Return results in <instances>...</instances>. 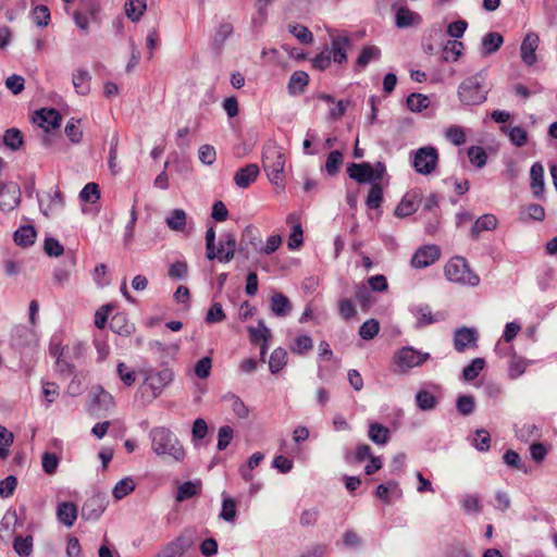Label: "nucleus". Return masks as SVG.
Instances as JSON below:
<instances>
[{"mask_svg":"<svg viewBox=\"0 0 557 557\" xmlns=\"http://www.w3.org/2000/svg\"><path fill=\"white\" fill-rule=\"evenodd\" d=\"M221 518L227 522H232L236 516V505L231 497H224L222 502Z\"/></svg>","mask_w":557,"mask_h":557,"instance_id":"nucleus-58","label":"nucleus"},{"mask_svg":"<svg viewBox=\"0 0 557 557\" xmlns=\"http://www.w3.org/2000/svg\"><path fill=\"white\" fill-rule=\"evenodd\" d=\"M351 45L346 35L334 37L329 47L322 49L312 60V67L318 71L327 70L332 63L344 65L348 61L347 51Z\"/></svg>","mask_w":557,"mask_h":557,"instance_id":"nucleus-1","label":"nucleus"},{"mask_svg":"<svg viewBox=\"0 0 557 557\" xmlns=\"http://www.w3.org/2000/svg\"><path fill=\"white\" fill-rule=\"evenodd\" d=\"M445 138L455 146H462L466 144V133L462 127L451 125L446 128L444 133Z\"/></svg>","mask_w":557,"mask_h":557,"instance_id":"nucleus-48","label":"nucleus"},{"mask_svg":"<svg viewBox=\"0 0 557 557\" xmlns=\"http://www.w3.org/2000/svg\"><path fill=\"white\" fill-rule=\"evenodd\" d=\"M498 220L494 214H483L474 223L472 231L474 234H479L483 231H493L497 227Z\"/></svg>","mask_w":557,"mask_h":557,"instance_id":"nucleus-39","label":"nucleus"},{"mask_svg":"<svg viewBox=\"0 0 557 557\" xmlns=\"http://www.w3.org/2000/svg\"><path fill=\"white\" fill-rule=\"evenodd\" d=\"M21 191L15 184H0V210L12 211L20 203Z\"/></svg>","mask_w":557,"mask_h":557,"instance_id":"nucleus-15","label":"nucleus"},{"mask_svg":"<svg viewBox=\"0 0 557 557\" xmlns=\"http://www.w3.org/2000/svg\"><path fill=\"white\" fill-rule=\"evenodd\" d=\"M468 28V23L463 20L451 22L447 26V35L453 38L451 40L460 39Z\"/></svg>","mask_w":557,"mask_h":557,"instance_id":"nucleus-56","label":"nucleus"},{"mask_svg":"<svg viewBox=\"0 0 557 557\" xmlns=\"http://www.w3.org/2000/svg\"><path fill=\"white\" fill-rule=\"evenodd\" d=\"M286 222L292 225V231L288 236L287 247L290 250L299 249L304 244V231L300 218L296 213H290L286 218Z\"/></svg>","mask_w":557,"mask_h":557,"instance_id":"nucleus-17","label":"nucleus"},{"mask_svg":"<svg viewBox=\"0 0 557 557\" xmlns=\"http://www.w3.org/2000/svg\"><path fill=\"white\" fill-rule=\"evenodd\" d=\"M64 132L73 144H78L83 139V129L81 128V120L70 119L65 125Z\"/></svg>","mask_w":557,"mask_h":557,"instance_id":"nucleus-45","label":"nucleus"},{"mask_svg":"<svg viewBox=\"0 0 557 557\" xmlns=\"http://www.w3.org/2000/svg\"><path fill=\"white\" fill-rule=\"evenodd\" d=\"M468 158L473 165L481 169L486 163L487 154L482 147L472 146L468 149Z\"/></svg>","mask_w":557,"mask_h":557,"instance_id":"nucleus-52","label":"nucleus"},{"mask_svg":"<svg viewBox=\"0 0 557 557\" xmlns=\"http://www.w3.org/2000/svg\"><path fill=\"white\" fill-rule=\"evenodd\" d=\"M383 199V190L379 185H373L368 194L366 205L369 208L376 209L381 206Z\"/></svg>","mask_w":557,"mask_h":557,"instance_id":"nucleus-62","label":"nucleus"},{"mask_svg":"<svg viewBox=\"0 0 557 557\" xmlns=\"http://www.w3.org/2000/svg\"><path fill=\"white\" fill-rule=\"evenodd\" d=\"M3 143L11 150H17L23 146V136L17 128H10L3 135Z\"/></svg>","mask_w":557,"mask_h":557,"instance_id":"nucleus-49","label":"nucleus"},{"mask_svg":"<svg viewBox=\"0 0 557 557\" xmlns=\"http://www.w3.org/2000/svg\"><path fill=\"white\" fill-rule=\"evenodd\" d=\"M504 131L509 137L510 141L517 147L524 146L529 140L527 131L520 126L504 127Z\"/></svg>","mask_w":557,"mask_h":557,"instance_id":"nucleus-40","label":"nucleus"},{"mask_svg":"<svg viewBox=\"0 0 557 557\" xmlns=\"http://www.w3.org/2000/svg\"><path fill=\"white\" fill-rule=\"evenodd\" d=\"M416 404L423 411L432 410L436 406V398L432 393L420 389L416 394Z\"/></svg>","mask_w":557,"mask_h":557,"instance_id":"nucleus-43","label":"nucleus"},{"mask_svg":"<svg viewBox=\"0 0 557 557\" xmlns=\"http://www.w3.org/2000/svg\"><path fill=\"white\" fill-rule=\"evenodd\" d=\"M309 84V75L305 71H295L289 78L287 88L292 96L302 94Z\"/></svg>","mask_w":557,"mask_h":557,"instance_id":"nucleus-23","label":"nucleus"},{"mask_svg":"<svg viewBox=\"0 0 557 557\" xmlns=\"http://www.w3.org/2000/svg\"><path fill=\"white\" fill-rule=\"evenodd\" d=\"M208 434V424L202 418H197L191 428V442L195 446Z\"/></svg>","mask_w":557,"mask_h":557,"instance_id":"nucleus-50","label":"nucleus"},{"mask_svg":"<svg viewBox=\"0 0 557 557\" xmlns=\"http://www.w3.org/2000/svg\"><path fill=\"white\" fill-rule=\"evenodd\" d=\"M270 308L272 312L277 317H285L292 310V306L288 298L283 294H274L271 297Z\"/></svg>","mask_w":557,"mask_h":557,"instance_id":"nucleus-29","label":"nucleus"},{"mask_svg":"<svg viewBox=\"0 0 557 557\" xmlns=\"http://www.w3.org/2000/svg\"><path fill=\"white\" fill-rule=\"evenodd\" d=\"M288 355L286 349L276 347L270 355L269 369L272 374L282 371L287 364Z\"/></svg>","mask_w":557,"mask_h":557,"instance_id":"nucleus-27","label":"nucleus"},{"mask_svg":"<svg viewBox=\"0 0 557 557\" xmlns=\"http://www.w3.org/2000/svg\"><path fill=\"white\" fill-rule=\"evenodd\" d=\"M289 33L293 34L300 42L310 44L313 40L312 33L302 25H289Z\"/></svg>","mask_w":557,"mask_h":557,"instance_id":"nucleus-57","label":"nucleus"},{"mask_svg":"<svg viewBox=\"0 0 557 557\" xmlns=\"http://www.w3.org/2000/svg\"><path fill=\"white\" fill-rule=\"evenodd\" d=\"M35 24L39 27H46L50 22V12L46 5H37L32 11Z\"/></svg>","mask_w":557,"mask_h":557,"instance_id":"nucleus-55","label":"nucleus"},{"mask_svg":"<svg viewBox=\"0 0 557 557\" xmlns=\"http://www.w3.org/2000/svg\"><path fill=\"white\" fill-rule=\"evenodd\" d=\"M444 274L449 282L463 286L473 287L480 283L479 276L470 269L467 260L458 256L446 262Z\"/></svg>","mask_w":557,"mask_h":557,"instance_id":"nucleus-6","label":"nucleus"},{"mask_svg":"<svg viewBox=\"0 0 557 557\" xmlns=\"http://www.w3.org/2000/svg\"><path fill=\"white\" fill-rule=\"evenodd\" d=\"M150 440L151 448L158 456H169L178 462L185 459V448L170 429L154 428L150 432Z\"/></svg>","mask_w":557,"mask_h":557,"instance_id":"nucleus-2","label":"nucleus"},{"mask_svg":"<svg viewBox=\"0 0 557 557\" xmlns=\"http://www.w3.org/2000/svg\"><path fill=\"white\" fill-rule=\"evenodd\" d=\"M248 333L252 344L269 342L272 337L271 330L265 325L263 320H259L257 326H249Z\"/></svg>","mask_w":557,"mask_h":557,"instance_id":"nucleus-28","label":"nucleus"},{"mask_svg":"<svg viewBox=\"0 0 557 557\" xmlns=\"http://www.w3.org/2000/svg\"><path fill=\"white\" fill-rule=\"evenodd\" d=\"M33 123L49 134L60 127L61 115L55 109L42 108L34 113Z\"/></svg>","mask_w":557,"mask_h":557,"instance_id":"nucleus-11","label":"nucleus"},{"mask_svg":"<svg viewBox=\"0 0 557 557\" xmlns=\"http://www.w3.org/2000/svg\"><path fill=\"white\" fill-rule=\"evenodd\" d=\"M17 485V480L14 475H9L0 481V496L8 498L13 495Z\"/></svg>","mask_w":557,"mask_h":557,"instance_id":"nucleus-64","label":"nucleus"},{"mask_svg":"<svg viewBox=\"0 0 557 557\" xmlns=\"http://www.w3.org/2000/svg\"><path fill=\"white\" fill-rule=\"evenodd\" d=\"M348 176L359 184L372 183L377 181V176L373 173V168L370 163H350L347 166Z\"/></svg>","mask_w":557,"mask_h":557,"instance_id":"nucleus-16","label":"nucleus"},{"mask_svg":"<svg viewBox=\"0 0 557 557\" xmlns=\"http://www.w3.org/2000/svg\"><path fill=\"white\" fill-rule=\"evenodd\" d=\"M465 50L460 40H448L442 48V58L445 62H457Z\"/></svg>","mask_w":557,"mask_h":557,"instance_id":"nucleus-26","label":"nucleus"},{"mask_svg":"<svg viewBox=\"0 0 557 557\" xmlns=\"http://www.w3.org/2000/svg\"><path fill=\"white\" fill-rule=\"evenodd\" d=\"M441 248L437 245H424L412 255L410 264L414 269H424L434 264L441 257Z\"/></svg>","mask_w":557,"mask_h":557,"instance_id":"nucleus-10","label":"nucleus"},{"mask_svg":"<svg viewBox=\"0 0 557 557\" xmlns=\"http://www.w3.org/2000/svg\"><path fill=\"white\" fill-rule=\"evenodd\" d=\"M481 75H474L463 81L458 88L460 101L466 106L481 104L486 100L487 91Z\"/></svg>","mask_w":557,"mask_h":557,"instance_id":"nucleus-7","label":"nucleus"},{"mask_svg":"<svg viewBox=\"0 0 557 557\" xmlns=\"http://www.w3.org/2000/svg\"><path fill=\"white\" fill-rule=\"evenodd\" d=\"M13 441V433L5 426L0 425V459H5L9 456Z\"/></svg>","mask_w":557,"mask_h":557,"instance_id":"nucleus-47","label":"nucleus"},{"mask_svg":"<svg viewBox=\"0 0 557 557\" xmlns=\"http://www.w3.org/2000/svg\"><path fill=\"white\" fill-rule=\"evenodd\" d=\"M344 161L343 153L338 150H333L329 153L325 161V170L329 175L334 176L338 173Z\"/></svg>","mask_w":557,"mask_h":557,"instance_id":"nucleus-41","label":"nucleus"},{"mask_svg":"<svg viewBox=\"0 0 557 557\" xmlns=\"http://www.w3.org/2000/svg\"><path fill=\"white\" fill-rule=\"evenodd\" d=\"M485 361L483 358H474L471 362L463 369L462 377L466 381H473L480 374V372L484 369Z\"/></svg>","mask_w":557,"mask_h":557,"instance_id":"nucleus-46","label":"nucleus"},{"mask_svg":"<svg viewBox=\"0 0 557 557\" xmlns=\"http://www.w3.org/2000/svg\"><path fill=\"white\" fill-rule=\"evenodd\" d=\"M530 187L535 197H541L545 189L544 182V168L541 163L536 162L531 166L530 170Z\"/></svg>","mask_w":557,"mask_h":557,"instance_id":"nucleus-22","label":"nucleus"},{"mask_svg":"<svg viewBox=\"0 0 557 557\" xmlns=\"http://www.w3.org/2000/svg\"><path fill=\"white\" fill-rule=\"evenodd\" d=\"M225 317L222 305L220 302H213L207 312L206 321L208 323H218L222 322Z\"/></svg>","mask_w":557,"mask_h":557,"instance_id":"nucleus-59","label":"nucleus"},{"mask_svg":"<svg viewBox=\"0 0 557 557\" xmlns=\"http://www.w3.org/2000/svg\"><path fill=\"white\" fill-rule=\"evenodd\" d=\"M166 225L175 232H183L186 228L187 215L183 209H174L165 219Z\"/></svg>","mask_w":557,"mask_h":557,"instance_id":"nucleus-31","label":"nucleus"},{"mask_svg":"<svg viewBox=\"0 0 557 557\" xmlns=\"http://www.w3.org/2000/svg\"><path fill=\"white\" fill-rule=\"evenodd\" d=\"M198 157L201 163L211 165L215 162L216 152L213 146L202 145L198 150Z\"/></svg>","mask_w":557,"mask_h":557,"instance_id":"nucleus-63","label":"nucleus"},{"mask_svg":"<svg viewBox=\"0 0 557 557\" xmlns=\"http://www.w3.org/2000/svg\"><path fill=\"white\" fill-rule=\"evenodd\" d=\"M421 199L422 193L419 189H412L406 193L395 208V215L398 218L411 215L418 210Z\"/></svg>","mask_w":557,"mask_h":557,"instance_id":"nucleus-12","label":"nucleus"},{"mask_svg":"<svg viewBox=\"0 0 557 557\" xmlns=\"http://www.w3.org/2000/svg\"><path fill=\"white\" fill-rule=\"evenodd\" d=\"M369 438L376 445H385L391 438L389 430L380 423L369 425Z\"/></svg>","mask_w":557,"mask_h":557,"instance_id":"nucleus-33","label":"nucleus"},{"mask_svg":"<svg viewBox=\"0 0 557 557\" xmlns=\"http://www.w3.org/2000/svg\"><path fill=\"white\" fill-rule=\"evenodd\" d=\"M13 549L21 557L29 556L33 552V537L30 535L15 537L13 541Z\"/></svg>","mask_w":557,"mask_h":557,"instance_id":"nucleus-44","label":"nucleus"},{"mask_svg":"<svg viewBox=\"0 0 557 557\" xmlns=\"http://www.w3.org/2000/svg\"><path fill=\"white\" fill-rule=\"evenodd\" d=\"M89 407L96 412L108 411L114 407V398L102 387H97L91 394Z\"/></svg>","mask_w":557,"mask_h":557,"instance_id":"nucleus-18","label":"nucleus"},{"mask_svg":"<svg viewBox=\"0 0 557 557\" xmlns=\"http://www.w3.org/2000/svg\"><path fill=\"white\" fill-rule=\"evenodd\" d=\"M36 238V231L30 225H24L17 228L14 233V240L20 246H30Z\"/></svg>","mask_w":557,"mask_h":557,"instance_id":"nucleus-36","label":"nucleus"},{"mask_svg":"<svg viewBox=\"0 0 557 557\" xmlns=\"http://www.w3.org/2000/svg\"><path fill=\"white\" fill-rule=\"evenodd\" d=\"M438 151L433 146L418 148L412 153V166L421 175L432 174L438 165Z\"/></svg>","mask_w":557,"mask_h":557,"instance_id":"nucleus-8","label":"nucleus"},{"mask_svg":"<svg viewBox=\"0 0 557 557\" xmlns=\"http://www.w3.org/2000/svg\"><path fill=\"white\" fill-rule=\"evenodd\" d=\"M90 78V74L87 70L79 69L73 74L72 83L78 94L86 95L89 92Z\"/></svg>","mask_w":557,"mask_h":557,"instance_id":"nucleus-34","label":"nucleus"},{"mask_svg":"<svg viewBox=\"0 0 557 557\" xmlns=\"http://www.w3.org/2000/svg\"><path fill=\"white\" fill-rule=\"evenodd\" d=\"M529 366V361L525 359L513 355L509 364L508 373L511 379H517L521 376Z\"/></svg>","mask_w":557,"mask_h":557,"instance_id":"nucleus-51","label":"nucleus"},{"mask_svg":"<svg viewBox=\"0 0 557 557\" xmlns=\"http://www.w3.org/2000/svg\"><path fill=\"white\" fill-rule=\"evenodd\" d=\"M381 57V49L374 45H364L357 59L356 65L358 69H366L372 61L379 60Z\"/></svg>","mask_w":557,"mask_h":557,"instance_id":"nucleus-24","label":"nucleus"},{"mask_svg":"<svg viewBox=\"0 0 557 557\" xmlns=\"http://www.w3.org/2000/svg\"><path fill=\"white\" fill-rule=\"evenodd\" d=\"M429 357V352H422L412 347H403L395 354L394 363L398 372L405 373L412 368L422 366Z\"/></svg>","mask_w":557,"mask_h":557,"instance_id":"nucleus-9","label":"nucleus"},{"mask_svg":"<svg viewBox=\"0 0 557 557\" xmlns=\"http://www.w3.org/2000/svg\"><path fill=\"white\" fill-rule=\"evenodd\" d=\"M262 166L271 184L282 186L284 181L285 156L274 141L268 143L262 151Z\"/></svg>","mask_w":557,"mask_h":557,"instance_id":"nucleus-4","label":"nucleus"},{"mask_svg":"<svg viewBox=\"0 0 557 557\" xmlns=\"http://www.w3.org/2000/svg\"><path fill=\"white\" fill-rule=\"evenodd\" d=\"M420 15L409 10L408 8L400 7L396 11L395 24L398 28L411 27L414 24L420 23Z\"/></svg>","mask_w":557,"mask_h":557,"instance_id":"nucleus-25","label":"nucleus"},{"mask_svg":"<svg viewBox=\"0 0 557 557\" xmlns=\"http://www.w3.org/2000/svg\"><path fill=\"white\" fill-rule=\"evenodd\" d=\"M259 173V166L255 163H249L235 173L234 182L239 188H247L257 180Z\"/></svg>","mask_w":557,"mask_h":557,"instance_id":"nucleus-20","label":"nucleus"},{"mask_svg":"<svg viewBox=\"0 0 557 557\" xmlns=\"http://www.w3.org/2000/svg\"><path fill=\"white\" fill-rule=\"evenodd\" d=\"M430 106V99L423 94H411L407 98V107L411 112L420 113Z\"/></svg>","mask_w":557,"mask_h":557,"instance_id":"nucleus-38","label":"nucleus"},{"mask_svg":"<svg viewBox=\"0 0 557 557\" xmlns=\"http://www.w3.org/2000/svg\"><path fill=\"white\" fill-rule=\"evenodd\" d=\"M233 440V429L228 425H223L218 432V444L219 450H224Z\"/></svg>","mask_w":557,"mask_h":557,"instance_id":"nucleus-60","label":"nucleus"},{"mask_svg":"<svg viewBox=\"0 0 557 557\" xmlns=\"http://www.w3.org/2000/svg\"><path fill=\"white\" fill-rule=\"evenodd\" d=\"M136 487L133 478L126 476L120 480L112 488V494L115 499L120 500L131 494Z\"/></svg>","mask_w":557,"mask_h":557,"instance_id":"nucleus-37","label":"nucleus"},{"mask_svg":"<svg viewBox=\"0 0 557 557\" xmlns=\"http://www.w3.org/2000/svg\"><path fill=\"white\" fill-rule=\"evenodd\" d=\"M79 198L83 202L86 203H97L100 199V189L98 184L88 183L84 186V188L79 193Z\"/></svg>","mask_w":557,"mask_h":557,"instance_id":"nucleus-42","label":"nucleus"},{"mask_svg":"<svg viewBox=\"0 0 557 557\" xmlns=\"http://www.w3.org/2000/svg\"><path fill=\"white\" fill-rule=\"evenodd\" d=\"M224 400L228 404L233 413L239 419H247L249 416V408L245 403L236 395L230 394L224 396Z\"/></svg>","mask_w":557,"mask_h":557,"instance_id":"nucleus-35","label":"nucleus"},{"mask_svg":"<svg viewBox=\"0 0 557 557\" xmlns=\"http://www.w3.org/2000/svg\"><path fill=\"white\" fill-rule=\"evenodd\" d=\"M117 374L120 380L126 385L127 387L132 386L136 381V373L134 370L126 367L124 362H120L117 364Z\"/></svg>","mask_w":557,"mask_h":557,"instance_id":"nucleus-61","label":"nucleus"},{"mask_svg":"<svg viewBox=\"0 0 557 557\" xmlns=\"http://www.w3.org/2000/svg\"><path fill=\"white\" fill-rule=\"evenodd\" d=\"M236 238L233 233H224L215 249V231L209 227L206 232V256L209 260L218 259L220 262L228 263L235 256Z\"/></svg>","mask_w":557,"mask_h":557,"instance_id":"nucleus-5","label":"nucleus"},{"mask_svg":"<svg viewBox=\"0 0 557 557\" xmlns=\"http://www.w3.org/2000/svg\"><path fill=\"white\" fill-rule=\"evenodd\" d=\"M58 520L70 528L77 519V507L74 503L63 502L58 505L57 509Z\"/></svg>","mask_w":557,"mask_h":557,"instance_id":"nucleus-21","label":"nucleus"},{"mask_svg":"<svg viewBox=\"0 0 557 557\" xmlns=\"http://www.w3.org/2000/svg\"><path fill=\"white\" fill-rule=\"evenodd\" d=\"M212 369V359L208 356L202 357L197 361L194 368L195 375L200 380H206L210 376Z\"/></svg>","mask_w":557,"mask_h":557,"instance_id":"nucleus-53","label":"nucleus"},{"mask_svg":"<svg viewBox=\"0 0 557 557\" xmlns=\"http://www.w3.org/2000/svg\"><path fill=\"white\" fill-rule=\"evenodd\" d=\"M479 334L474 327H459L454 333V347L458 352L476 347Z\"/></svg>","mask_w":557,"mask_h":557,"instance_id":"nucleus-14","label":"nucleus"},{"mask_svg":"<svg viewBox=\"0 0 557 557\" xmlns=\"http://www.w3.org/2000/svg\"><path fill=\"white\" fill-rule=\"evenodd\" d=\"M380 331V324L379 321L375 319H369L362 323V325L359 329V335L363 339H372L376 336V334Z\"/></svg>","mask_w":557,"mask_h":557,"instance_id":"nucleus-54","label":"nucleus"},{"mask_svg":"<svg viewBox=\"0 0 557 557\" xmlns=\"http://www.w3.org/2000/svg\"><path fill=\"white\" fill-rule=\"evenodd\" d=\"M539 45L540 37L536 33L530 32L524 36L520 46V57L525 65L532 66L536 63V50Z\"/></svg>","mask_w":557,"mask_h":557,"instance_id":"nucleus-13","label":"nucleus"},{"mask_svg":"<svg viewBox=\"0 0 557 557\" xmlns=\"http://www.w3.org/2000/svg\"><path fill=\"white\" fill-rule=\"evenodd\" d=\"M504 44V37L500 33L490 32L481 38L480 54L488 57L496 53Z\"/></svg>","mask_w":557,"mask_h":557,"instance_id":"nucleus-19","label":"nucleus"},{"mask_svg":"<svg viewBox=\"0 0 557 557\" xmlns=\"http://www.w3.org/2000/svg\"><path fill=\"white\" fill-rule=\"evenodd\" d=\"M313 348V339L308 334H300L295 337L289 349L295 355H306Z\"/></svg>","mask_w":557,"mask_h":557,"instance_id":"nucleus-32","label":"nucleus"},{"mask_svg":"<svg viewBox=\"0 0 557 557\" xmlns=\"http://www.w3.org/2000/svg\"><path fill=\"white\" fill-rule=\"evenodd\" d=\"M173 371L169 368L161 370L149 369L138 388L140 397L146 401L158 398L173 381Z\"/></svg>","mask_w":557,"mask_h":557,"instance_id":"nucleus-3","label":"nucleus"},{"mask_svg":"<svg viewBox=\"0 0 557 557\" xmlns=\"http://www.w3.org/2000/svg\"><path fill=\"white\" fill-rule=\"evenodd\" d=\"M146 9L145 0H127L124 4L125 14L133 22H138L146 12Z\"/></svg>","mask_w":557,"mask_h":557,"instance_id":"nucleus-30","label":"nucleus"}]
</instances>
